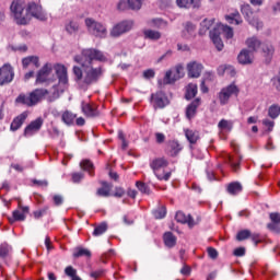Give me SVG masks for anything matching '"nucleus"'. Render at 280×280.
<instances>
[{
    "instance_id": "nucleus-1",
    "label": "nucleus",
    "mask_w": 280,
    "mask_h": 280,
    "mask_svg": "<svg viewBox=\"0 0 280 280\" xmlns=\"http://www.w3.org/2000/svg\"><path fill=\"white\" fill-rule=\"evenodd\" d=\"M95 60L106 62L107 59L104 52L95 48L83 49L81 57H74V61L82 67L74 66L72 69L74 81L80 89H89L91 84H97L102 75H104V68L102 66L94 67Z\"/></svg>"
},
{
    "instance_id": "nucleus-2",
    "label": "nucleus",
    "mask_w": 280,
    "mask_h": 280,
    "mask_svg": "<svg viewBox=\"0 0 280 280\" xmlns=\"http://www.w3.org/2000/svg\"><path fill=\"white\" fill-rule=\"evenodd\" d=\"M65 90H60V84H55L49 90L47 89H35L28 93L31 97V103L33 106L40 104L43 100H46L49 104L56 102L60 97V93H63Z\"/></svg>"
},
{
    "instance_id": "nucleus-3",
    "label": "nucleus",
    "mask_w": 280,
    "mask_h": 280,
    "mask_svg": "<svg viewBox=\"0 0 280 280\" xmlns=\"http://www.w3.org/2000/svg\"><path fill=\"white\" fill-rule=\"evenodd\" d=\"M11 12L14 15L18 25H27L30 21H32V15H30V11H27V5L21 0L12 2Z\"/></svg>"
},
{
    "instance_id": "nucleus-4",
    "label": "nucleus",
    "mask_w": 280,
    "mask_h": 280,
    "mask_svg": "<svg viewBox=\"0 0 280 280\" xmlns=\"http://www.w3.org/2000/svg\"><path fill=\"white\" fill-rule=\"evenodd\" d=\"M224 34L225 38H233V28L229 25L219 24L212 31H210V39L212 40L214 47L218 51H222L224 49V43L220 35Z\"/></svg>"
},
{
    "instance_id": "nucleus-5",
    "label": "nucleus",
    "mask_w": 280,
    "mask_h": 280,
    "mask_svg": "<svg viewBox=\"0 0 280 280\" xmlns=\"http://www.w3.org/2000/svg\"><path fill=\"white\" fill-rule=\"evenodd\" d=\"M85 25L88 27V32H90L92 36H95L96 38H106L108 31L102 22H97L93 18H86Z\"/></svg>"
},
{
    "instance_id": "nucleus-6",
    "label": "nucleus",
    "mask_w": 280,
    "mask_h": 280,
    "mask_svg": "<svg viewBox=\"0 0 280 280\" xmlns=\"http://www.w3.org/2000/svg\"><path fill=\"white\" fill-rule=\"evenodd\" d=\"M238 94L240 89L237 88V85H235V83H231L230 85L223 88L218 94L221 106H226V104H229V101L231 100V96Z\"/></svg>"
},
{
    "instance_id": "nucleus-7",
    "label": "nucleus",
    "mask_w": 280,
    "mask_h": 280,
    "mask_svg": "<svg viewBox=\"0 0 280 280\" xmlns=\"http://www.w3.org/2000/svg\"><path fill=\"white\" fill-rule=\"evenodd\" d=\"M14 80V68L10 63H4L0 68V86L11 84Z\"/></svg>"
},
{
    "instance_id": "nucleus-8",
    "label": "nucleus",
    "mask_w": 280,
    "mask_h": 280,
    "mask_svg": "<svg viewBox=\"0 0 280 280\" xmlns=\"http://www.w3.org/2000/svg\"><path fill=\"white\" fill-rule=\"evenodd\" d=\"M26 7L31 19L33 18L37 21H47V13L43 10V5L36 2H28Z\"/></svg>"
},
{
    "instance_id": "nucleus-9",
    "label": "nucleus",
    "mask_w": 280,
    "mask_h": 280,
    "mask_svg": "<svg viewBox=\"0 0 280 280\" xmlns=\"http://www.w3.org/2000/svg\"><path fill=\"white\" fill-rule=\"evenodd\" d=\"M132 27H135V23H132V21H122L112 28L110 36L113 38H119L122 34L130 32Z\"/></svg>"
},
{
    "instance_id": "nucleus-10",
    "label": "nucleus",
    "mask_w": 280,
    "mask_h": 280,
    "mask_svg": "<svg viewBox=\"0 0 280 280\" xmlns=\"http://www.w3.org/2000/svg\"><path fill=\"white\" fill-rule=\"evenodd\" d=\"M185 77V68L182 65L175 67V72L172 77V70L166 71L164 77V84H174L177 80Z\"/></svg>"
},
{
    "instance_id": "nucleus-11",
    "label": "nucleus",
    "mask_w": 280,
    "mask_h": 280,
    "mask_svg": "<svg viewBox=\"0 0 280 280\" xmlns=\"http://www.w3.org/2000/svg\"><path fill=\"white\" fill-rule=\"evenodd\" d=\"M151 104L154 108H165V106L170 104V100L167 98V95H165V93L159 91L151 94Z\"/></svg>"
},
{
    "instance_id": "nucleus-12",
    "label": "nucleus",
    "mask_w": 280,
    "mask_h": 280,
    "mask_svg": "<svg viewBox=\"0 0 280 280\" xmlns=\"http://www.w3.org/2000/svg\"><path fill=\"white\" fill-rule=\"evenodd\" d=\"M54 70V67L51 63H46L42 67V69L36 74V84H45L47 80H49V75L51 74V71Z\"/></svg>"
},
{
    "instance_id": "nucleus-13",
    "label": "nucleus",
    "mask_w": 280,
    "mask_h": 280,
    "mask_svg": "<svg viewBox=\"0 0 280 280\" xmlns=\"http://www.w3.org/2000/svg\"><path fill=\"white\" fill-rule=\"evenodd\" d=\"M202 69H205L202 63L198 61H190L187 65L188 78H200V74L202 73Z\"/></svg>"
},
{
    "instance_id": "nucleus-14",
    "label": "nucleus",
    "mask_w": 280,
    "mask_h": 280,
    "mask_svg": "<svg viewBox=\"0 0 280 280\" xmlns=\"http://www.w3.org/2000/svg\"><path fill=\"white\" fill-rule=\"evenodd\" d=\"M44 120L43 118L38 117L35 120L31 121L28 126H26L24 130L25 137H32V135L38 132L40 128H43Z\"/></svg>"
},
{
    "instance_id": "nucleus-15",
    "label": "nucleus",
    "mask_w": 280,
    "mask_h": 280,
    "mask_svg": "<svg viewBox=\"0 0 280 280\" xmlns=\"http://www.w3.org/2000/svg\"><path fill=\"white\" fill-rule=\"evenodd\" d=\"M54 69L59 80V84H68L69 75L67 74V67H65V65L57 63L55 65Z\"/></svg>"
},
{
    "instance_id": "nucleus-16",
    "label": "nucleus",
    "mask_w": 280,
    "mask_h": 280,
    "mask_svg": "<svg viewBox=\"0 0 280 280\" xmlns=\"http://www.w3.org/2000/svg\"><path fill=\"white\" fill-rule=\"evenodd\" d=\"M175 220L179 224H188L189 229H194V225L196 224V221H194L191 214L186 215V213L183 211L176 212Z\"/></svg>"
},
{
    "instance_id": "nucleus-17",
    "label": "nucleus",
    "mask_w": 280,
    "mask_h": 280,
    "mask_svg": "<svg viewBox=\"0 0 280 280\" xmlns=\"http://www.w3.org/2000/svg\"><path fill=\"white\" fill-rule=\"evenodd\" d=\"M262 56L265 58L266 65H270L272 61V56H275V46L270 43H265L261 45Z\"/></svg>"
},
{
    "instance_id": "nucleus-18",
    "label": "nucleus",
    "mask_w": 280,
    "mask_h": 280,
    "mask_svg": "<svg viewBox=\"0 0 280 280\" xmlns=\"http://www.w3.org/2000/svg\"><path fill=\"white\" fill-rule=\"evenodd\" d=\"M81 110L83 115H85V117H100V110H97V107H95V105L83 102L81 104Z\"/></svg>"
},
{
    "instance_id": "nucleus-19",
    "label": "nucleus",
    "mask_w": 280,
    "mask_h": 280,
    "mask_svg": "<svg viewBox=\"0 0 280 280\" xmlns=\"http://www.w3.org/2000/svg\"><path fill=\"white\" fill-rule=\"evenodd\" d=\"M242 14H244L245 19L253 25V27H256V30H261L264 27V24H255L250 19H253V9L250 8V4H243L241 8Z\"/></svg>"
},
{
    "instance_id": "nucleus-20",
    "label": "nucleus",
    "mask_w": 280,
    "mask_h": 280,
    "mask_svg": "<svg viewBox=\"0 0 280 280\" xmlns=\"http://www.w3.org/2000/svg\"><path fill=\"white\" fill-rule=\"evenodd\" d=\"M166 150H167L168 156H178V154L183 150V147L180 145V143H178V141L171 140V141L167 142V149Z\"/></svg>"
},
{
    "instance_id": "nucleus-21",
    "label": "nucleus",
    "mask_w": 280,
    "mask_h": 280,
    "mask_svg": "<svg viewBox=\"0 0 280 280\" xmlns=\"http://www.w3.org/2000/svg\"><path fill=\"white\" fill-rule=\"evenodd\" d=\"M237 60L240 65H253V51L248 49L241 50Z\"/></svg>"
},
{
    "instance_id": "nucleus-22",
    "label": "nucleus",
    "mask_w": 280,
    "mask_h": 280,
    "mask_svg": "<svg viewBox=\"0 0 280 280\" xmlns=\"http://www.w3.org/2000/svg\"><path fill=\"white\" fill-rule=\"evenodd\" d=\"M198 106H200V98H196L187 106V108H186L187 119H194V117H196Z\"/></svg>"
},
{
    "instance_id": "nucleus-23",
    "label": "nucleus",
    "mask_w": 280,
    "mask_h": 280,
    "mask_svg": "<svg viewBox=\"0 0 280 280\" xmlns=\"http://www.w3.org/2000/svg\"><path fill=\"white\" fill-rule=\"evenodd\" d=\"M25 119H27V112H23L22 114H20L18 117L13 119V121L11 122V130L13 132H16V130H19V128L23 126V124L25 122Z\"/></svg>"
},
{
    "instance_id": "nucleus-24",
    "label": "nucleus",
    "mask_w": 280,
    "mask_h": 280,
    "mask_svg": "<svg viewBox=\"0 0 280 280\" xmlns=\"http://www.w3.org/2000/svg\"><path fill=\"white\" fill-rule=\"evenodd\" d=\"M183 31H182V36L183 38H191L194 34H196V24L191 22H186L183 24Z\"/></svg>"
},
{
    "instance_id": "nucleus-25",
    "label": "nucleus",
    "mask_w": 280,
    "mask_h": 280,
    "mask_svg": "<svg viewBox=\"0 0 280 280\" xmlns=\"http://www.w3.org/2000/svg\"><path fill=\"white\" fill-rule=\"evenodd\" d=\"M167 165H170V162H167V160H165L164 158H159L151 162L150 167L151 170H153L154 174H156L159 170H161L162 167H167Z\"/></svg>"
},
{
    "instance_id": "nucleus-26",
    "label": "nucleus",
    "mask_w": 280,
    "mask_h": 280,
    "mask_svg": "<svg viewBox=\"0 0 280 280\" xmlns=\"http://www.w3.org/2000/svg\"><path fill=\"white\" fill-rule=\"evenodd\" d=\"M102 187L97 189L96 196H101L102 198H108L110 196V189H113V184L108 182H102Z\"/></svg>"
},
{
    "instance_id": "nucleus-27",
    "label": "nucleus",
    "mask_w": 280,
    "mask_h": 280,
    "mask_svg": "<svg viewBox=\"0 0 280 280\" xmlns=\"http://www.w3.org/2000/svg\"><path fill=\"white\" fill-rule=\"evenodd\" d=\"M201 0H176V4L179 8L189 10V8H200Z\"/></svg>"
},
{
    "instance_id": "nucleus-28",
    "label": "nucleus",
    "mask_w": 280,
    "mask_h": 280,
    "mask_svg": "<svg viewBox=\"0 0 280 280\" xmlns=\"http://www.w3.org/2000/svg\"><path fill=\"white\" fill-rule=\"evenodd\" d=\"M15 104L20 105V106H27L28 108H32V98L30 96V94H25V93H21L18 95V97L15 98Z\"/></svg>"
},
{
    "instance_id": "nucleus-29",
    "label": "nucleus",
    "mask_w": 280,
    "mask_h": 280,
    "mask_svg": "<svg viewBox=\"0 0 280 280\" xmlns=\"http://www.w3.org/2000/svg\"><path fill=\"white\" fill-rule=\"evenodd\" d=\"M215 23V19H205L201 23H200V28H199V34L200 36H205V34H207V32H209V30H211V26Z\"/></svg>"
},
{
    "instance_id": "nucleus-30",
    "label": "nucleus",
    "mask_w": 280,
    "mask_h": 280,
    "mask_svg": "<svg viewBox=\"0 0 280 280\" xmlns=\"http://www.w3.org/2000/svg\"><path fill=\"white\" fill-rule=\"evenodd\" d=\"M142 34L147 40H161V32L154 30H143Z\"/></svg>"
},
{
    "instance_id": "nucleus-31",
    "label": "nucleus",
    "mask_w": 280,
    "mask_h": 280,
    "mask_svg": "<svg viewBox=\"0 0 280 280\" xmlns=\"http://www.w3.org/2000/svg\"><path fill=\"white\" fill-rule=\"evenodd\" d=\"M164 244L167 248H174L176 246V236L172 232H165L163 235Z\"/></svg>"
},
{
    "instance_id": "nucleus-32",
    "label": "nucleus",
    "mask_w": 280,
    "mask_h": 280,
    "mask_svg": "<svg viewBox=\"0 0 280 280\" xmlns=\"http://www.w3.org/2000/svg\"><path fill=\"white\" fill-rule=\"evenodd\" d=\"M225 21L231 25H242V15H240L238 11H235L229 15H225Z\"/></svg>"
},
{
    "instance_id": "nucleus-33",
    "label": "nucleus",
    "mask_w": 280,
    "mask_h": 280,
    "mask_svg": "<svg viewBox=\"0 0 280 280\" xmlns=\"http://www.w3.org/2000/svg\"><path fill=\"white\" fill-rule=\"evenodd\" d=\"M22 65L24 69H27V67H30V65H34V67H36V69H38V67H40V62L37 56H30L26 57L24 59H22Z\"/></svg>"
},
{
    "instance_id": "nucleus-34",
    "label": "nucleus",
    "mask_w": 280,
    "mask_h": 280,
    "mask_svg": "<svg viewBox=\"0 0 280 280\" xmlns=\"http://www.w3.org/2000/svg\"><path fill=\"white\" fill-rule=\"evenodd\" d=\"M226 190L231 196H237L242 191V184L240 182H232L228 185Z\"/></svg>"
},
{
    "instance_id": "nucleus-35",
    "label": "nucleus",
    "mask_w": 280,
    "mask_h": 280,
    "mask_svg": "<svg viewBox=\"0 0 280 280\" xmlns=\"http://www.w3.org/2000/svg\"><path fill=\"white\" fill-rule=\"evenodd\" d=\"M246 45L249 51H257V49L261 47V40H259V38L257 37H250V38H247Z\"/></svg>"
},
{
    "instance_id": "nucleus-36",
    "label": "nucleus",
    "mask_w": 280,
    "mask_h": 280,
    "mask_svg": "<svg viewBox=\"0 0 280 280\" xmlns=\"http://www.w3.org/2000/svg\"><path fill=\"white\" fill-rule=\"evenodd\" d=\"M198 95V85L194 83H189L186 89L185 98L186 100H194Z\"/></svg>"
},
{
    "instance_id": "nucleus-37",
    "label": "nucleus",
    "mask_w": 280,
    "mask_h": 280,
    "mask_svg": "<svg viewBox=\"0 0 280 280\" xmlns=\"http://www.w3.org/2000/svg\"><path fill=\"white\" fill-rule=\"evenodd\" d=\"M66 32L68 34H78L80 32V24L75 21H69L66 23Z\"/></svg>"
},
{
    "instance_id": "nucleus-38",
    "label": "nucleus",
    "mask_w": 280,
    "mask_h": 280,
    "mask_svg": "<svg viewBox=\"0 0 280 280\" xmlns=\"http://www.w3.org/2000/svg\"><path fill=\"white\" fill-rule=\"evenodd\" d=\"M106 231H108V224L106 222H103L94 228L93 235L94 237H100V235H104Z\"/></svg>"
},
{
    "instance_id": "nucleus-39",
    "label": "nucleus",
    "mask_w": 280,
    "mask_h": 280,
    "mask_svg": "<svg viewBox=\"0 0 280 280\" xmlns=\"http://www.w3.org/2000/svg\"><path fill=\"white\" fill-rule=\"evenodd\" d=\"M185 136H186V139L191 144L197 143L198 139H200V135L198 133V131H194L189 129L185 131Z\"/></svg>"
},
{
    "instance_id": "nucleus-40",
    "label": "nucleus",
    "mask_w": 280,
    "mask_h": 280,
    "mask_svg": "<svg viewBox=\"0 0 280 280\" xmlns=\"http://www.w3.org/2000/svg\"><path fill=\"white\" fill-rule=\"evenodd\" d=\"M149 27H156L158 30H165L167 27V22L163 21V19H153L151 23L148 24Z\"/></svg>"
},
{
    "instance_id": "nucleus-41",
    "label": "nucleus",
    "mask_w": 280,
    "mask_h": 280,
    "mask_svg": "<svg viewBox=\"0 0 280 280\" xmlns=\"http://www.w3.org/2000/svg\"><path fill=\"white\" fill-rule=\"evenodd\" d=\"M75 117L77 115L69 112V110H66L63 114H62V121L66 122L67 126H71V124H73V121L75 120Z\"/></svg>"
},
{
    "instance_id": "nucleus-42",
    "label": "nucleus",
    "mask_w": 280,
    "mask_h": 280,
    "mask_svg": "<svg viewBox=\"0 0 280 280\" xmlns=\"http://www.w3.org/2000/svg\"><path fill=\"white\" fill-rule=\"evenodd\" d=\"M80 167L81 170H84V172H89L90 176H93V162L89 161V160H83L80 163Z\"/></svg>"
},
{
    "instance_id": "nucleus-43",
    "label": "nucleus",
    "mask_w": 280,
    "mask_h": 280,
    "mask_svg": "<svg viewBox=\"0 0 280 280\" xmlns=\"http://www.w3.org/2000/svg\"><path fill=\"white\" fill-rule=\"evenodd\" d=\"M25 220V213L21 212L20 210H14L13 211V218L9 219V222H11V224L13 222H24Z\"/></svg>"
},
{
    "instance_id": "nucleus-44",
    "label": "nucleus",
    "mask_w": 280,
    "mask_h": 280,
    "mask_svg": "<svg viewBox=\"0 0 280 280\" xmlns=\"http://www.w3.org/2000/svg\"><path fill=\"white\" fill-rule=\"evenodd\" d=\"M10 250H12V247L8 243H2L0 245V259H5L10 255Z\"/></svg>"
},
{
    "instance_id": "nucleus-45",
    "label": "nucleus",
    "mask_w": 280,
    "mask_h": 280,
    "mask_svg": "<svg viewBox=\"0 0 280 280\" xmlns=\"http://www.w3.org/2000/svg\"><path fill=\"white\" fill-rule=\"evenodd\" d=\"M153 215L155 220H163V218L167 215V209L165 208V206H162L153 211Z\"/></svg>"
},
{
    "instance_id": "nucleus-46",
    "label": "nucleus",
    "mask_w": 280,
    "mask_h": 280,
    "mask_svg": "<svg viewBox=\"0 0 280 280\" xmlns=\"http://www.w3.org/2000/svg\"><path fill=\"white\" fill-rule=\"evenodd\" d=\"M268 115L271 119H277L280 115V106L277 104H273L268 109Z\"/></svg>"
},
{
    "instance_id": "nucleus-47",
    "label": "nucleus",
    "mask_w": 280,
    "mask_h": 280,
    "mask_svg": "<svg viewBox=\"0 0 280 280\" xmlns=\"http://www.w3.org/2000/svg\"><path fill=\"white\" fill-rule=\"evenodd\" d=\"M129 10L139 11L143 5V0H128Z\"/></svg>"
},
{
    "instance_id": "nucleus-48",
    "label": "nucleus",
    "mask_w": 280,
    "mask_h": 280,
    "mask_svg": "<svg viewBox=\"0 0 280 280\" xmlns=\"http://www.w3.org/2000/svg\"><path fill=\"white\" fill-rule=\"evenodd\" d=\"M73 257H75V258H78V257H91V250H89L86 248L79 247L73 253Z\"/></svg>"
},
{
    "instance_id": "nucleus-49",
    "label": "nucleus",
    "mask_w": 280,
    "mask_h": 280,
    "mask_svg": "<svg viewBox=\"0 0 280 280\" xmlns=\"http://www.w3.org/2000/svg\"><path fill=\"white\" fill-rule=\"evenodd\" d=\"M136 187L141 191V194H145L147 196H150V186L142 182H137Z\"/></svg>"
},
{
    "instance_id": "nucleus-50",
    "label": "nucleus",
    "mask_w": 280,
    "mask_h": 280,
    "mask_svg": "<svg viewBox=\"0 0 280 280\" xmlns=\"http://www.w3.org/2000/svg\"><path fill=\"white\" fill-rule=\"evenodd\" d=\"M248 237H250V230H242L236 235L238 242H244V240H248Z\"/></svg>"
},
{
    "instance_id": "nucleus-51",
    "label": "nucleus",
    "mask_w": 280,
    "mask_h": 280,
    "mask_svg": "<svg viewBox=\"0 0 280 280\" xmlns=\"http://www.w3.org/2000/svg\"><path fill=\"white\" fill-rule=\"evenodd\" d=\"M65 275L67 277H70L71 279H73L74 277H78V270H75V268L68 266L65 269Z\"/></svg>"
},
{
    "instance_id": "nucleus-52",
    "label": "nucleus",
    "mask_w": 280,
    "mask_h": 280,
    "mask_svg": "<svg viewBox=\"0 0 280 280\" xmlns=\"http://www.w3.org/2000/svg\"><path fill=\"white\" fill-rule=\"evenodd\" d=\"M218 128H220V130H231V124L229 122V120L222 119L221 121H219Z\"/></svg>"
},
{
    "instance_id": "nucleus-53",
    "label": "nucleus",
    "mask_w": 280,
    "mask_h": 280,
    "mask_svg": "<svg viewBox=\"0 0 280 280\" xmlns=\"http://www.w3.org/2000/svg\"><path fill=\"white\" fill-rule=\"evenodd\" d=\"M229 164L232 167L233 172H238L240 162H235V160L231 155H229Z\"/></svg>"
},
{
    "instance_id": "nucleus-54",
    "label": "nucleus",
    "mask_w": 280,
    "mask_h": 280,
    "mask_svg": "<svg viewBox=\"0 0 280 280\" xmlns=\"http://www.w3.org/2000/svg\"><path fill=\"white\" fill-rule=\"evenodd\" d=\"M267 229H269V231H272L273 233H280L279 223H269L267 224Z\"/></svg>"
},
{
    "instance_id": "nucleus-55",
    "label": "nucleus",
    "mask_w": 280,
    "mask_h": 280,
    "mask_svg": "<svg viewBox=\"0 0 280 280\" xmlns=\"http://www.w3.org/2000/svg\"><path fill=\"white\" fill-rule=\"evenodd\" d=\"M118 10L124 11V10H130V7L128 5V0H120L117 4Z\"/></svg>"
},
{
    "instance_id": "nucleus-56",
    "label": "nucleus",
    "mask_w": 280,
    "mask_h": 280,
    "mask_svg": "<svg viewBox=\"0 0 280 280\" xmlns=\"http://www.w3.org/2000/svg\"><path fill=\"white\" fill-rule=\"evenodd\" d=\"M233 255L235 257H244V255H246V248L238 247V248L234 249Z\"/></svg>"
},
{
    "instance_id": "nucleus-57",
    "label": "nucleus",
    "mask_w": 280,
    "mask_h": 280,
    "mask_svg": "<svg viewBox=\"0 0 280 280\" xmlns=\"http://www.w3.org/2000/svg\"><path fill=\"white\" fill-rule=\"evenodd\" d=\"M208 255L210 259H218V249L208 247Z\"/></svg>"
},
{
    "instance_id": "nucleus-58",
    "label": "nucleus",
    "mask_w": 280,
    "mask_h": 280,
    "mask_svg": "<svg viewBox=\"0 0 280 280\" xmlns=\"http://www.w3.org/2000/svg\"><path fill=\"white\" fill-rule=\"evenodd\" d=\"M84 178V173H72V183H80Z\"/></svg>"
},
{
    "instance_id": "nucleus-59",
    "label": "nucleus",
    "mask_w": 280,
    "mask_h": 280,
    "mask_svg": "<svg viewBox=\"0 0 280 280\" xmlns=\"http://www.w3.org/2000/svg\"><path fill=\"white\" fill-rule=\"evenodd\" d=\"M52 200H54V203L56 205V207H60V205H62V202H65V199L60 195H55L52 197Z\"/></svg>"
},
{
    "instance_id": "nucleus-60",
    "label": "nucleus",
    "mask_w": 280,
    "mask_h": 280,
    "mask_svg": "<svg viewBox=\"0 0 280 280\" xmlns=\"http://www.w3.org/2000/svg\"><path fill=\"white\" fill-rule=\"evenodd\" d=\"M103 275H104V270L97 269L96 271H92L90 273V277H92V279H100V277H103Z\"/></svg>"
},
{
    "instance_id": "nucleus-61",
    "label": "nucleus",
    "mask_w": 280,
    "mask_h": 280,
    "mask_svg": "<svg viewBox=\"0 0 280 280\" xmlns=\"http://www.w3.org/2000/svg\"><path fill=\"white\" fill-rule=\"evenodd\" d=\"M250 240H252V242H254V245L255 246H257L258 244H259V242H261V240H259V237H261L260 235H259V233H250Z\"/></svg>"
},
{
    "instance_id": "nucleus-62",
    "label": "nucleus",
    "mask_w": 280,
    "mask_h": 280,
    "mask_svg": "<svg viewBox=\"0 0 280 280\" xmlns=\"http://www.w3.org/2000/svg\"><path fill=\"white\" fill-rule=\"evenodd\" d=\"M270 220L276 224H280V214L277 212L270 213Z\"/></svg>"
},
{
    "instance_id": "nucleus-63",
    "label": "nucleus",
    "mask_w": 280,
    "mask_h": 280,
    "mask_svg": "<svg viewBox=\"0 0 280 280\" xmlns=\"http://www.w3.org/2000/svg\"><path fill=\"white\" fill-rule=\"evenodd\" d=\"M155 141L156 143H165V136L161 132H155Z\"/></svg>"
},
{
    "instance_id": "nucleus-64",
    "label": "nucleus",
    "mask_w": 280,
    "mask_h": 280,
    "mask_svg": "<svg viewBox=\"0 0 280 280\" xmlns=\"http://www.w3.org/2000/svg\"><path fill=\"white\" fill-rule=\"evenodd\" d=\"M272 82H273L275 89H277L278 91H280V75L275 77V78L272 79Z\"/></svg>"
}]
</instances>
